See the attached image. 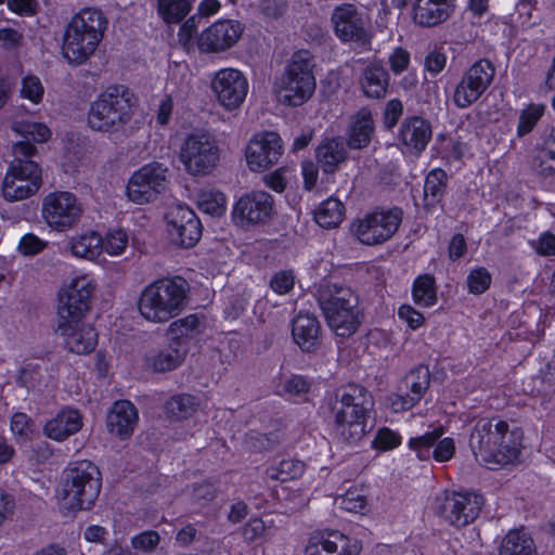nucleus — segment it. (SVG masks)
<instances>
[{
    "mask_svg": "<svg viewBox=\"0 0 555 555\" xmlns=\"http://www.w3.org/2000/svg\"><path fill=\"white\" fill-rule=\"evenodd\" d=\"M413 299L416 305L431 307L437 301L435 279L429 274L418 276L413 284Z\"/></svg>",
    "mask_w": 555,
    "mask_h": 555,
    "instance_id": "nucleus-43",
    "label": "nucleus"
},
{
    "mask_svg": "<svg viewBox=\"0 0 555 555\" xmlns=\"http://www.w3.org/2000/svg\"><path fill=\"white\" fill-rule=\"evenodd\" d=\"M360 85L366 96L380 99L387 93L389 75L383 65L372 63L363 69Z\"/></svg>",
    "mask_w": 555,
    "mask_h": 555,
    "instance_id": "nucleus-32",
    "label": "nucleus"
},
{
    "mask_svg": "<svg viewBox=\"0 0 555 555\" xmlns=\"http://www.w3.org/2000/svg\"><path fill=\"white\" fill-rule=\"evenodd\" d=\"M500 555H538V551L527 532L512 530L502 540Z\"/></svg>",
    "mask_w": 555,
    "mask_h": 555,
    "instance_id": "nucleus-37",
    "label": "nucleus"
},
{
    "mask_svg": "<svg viewBox=\"0 0 555 555\" xmlns=\"http://www.w3.org/2000/svg\"><path fill=\"white\" fill-rule=\"evenodd\" d=\"M11 128L24 139L22 142H28L29 144H31L30 141L37 143L46 142L51 134L44 124L28 120H14Z\"/></svg>",
    "mask_w": 555,
    "mask_h": 555,
    "instance_id": "nucleus-42",
    "label": "nucleus"
},
{
    "mask_svg": "<svg viewBox=\"0 0 555 555\" xmlns=\"http://www.w3.org/2000/svg\"><path fill=\"white\" fill-rule=\"evenodd\" d=\"M545 111L543 104H529L519 114V120L517 126V137L522 138L530 133L538 121L541 119Z\"/></svg>",
    "mask_w": 555,
    "mask_h": 555,
    "instance_id": "nucleus-44",
    "label": "nucleus"
},
{
    "mask_svg": "<svg viewBox=\"0 0 555 555\" xmlns=\"http://www.w3.org/2000/svg\"><path fill=\"white\" fill-rule=\"evenodd\" d=\"M391 72L399 75L408 69L410 64V53L403 48H396L388 57Z\"/></svg>",
    "mask_w": 555,
    "mask_h": 555,
    "instance_id": "nucleus-60",
    "label": "nucleus"
},
{
    "mask_svg": "<svg viewBox=\"0 0 555 555\" xmlns=\"http://www.w3.org/2000/svg\"><path fill=\"white\" fill-rule=\"evenodd\" d=\"M69 244L74 256L88 260H94L103 251V238L94 231L73 236Z\"/></svg>",
    "mask_w": 555,
    "mask_h": 555,
    "instance_id": "nucleus-36",
    "label": "nucleus"
},
{
    "mask_svg": "<svg viewBox=\"0 0 555 555\" xmlns=\"http://www.w3.org/2000/svg\"><path fill=\"white\" fill-rule=\"evenodd\" d=\"M201 331V318L196 314H189L171 322L166 334L172 344L188 347V341L196 337Z\"/></svg>",
    "mask_w": 555,
    "mask_h": 555,
    "instance_id": "nucleus-35",
    "label": "nucleus"
},
{
    "mask_svg": "<svg viewBox=\"0 0 555 555\" xmlns=\"http://www.w3.org/2000/svg\"><path fill=\"white\" fill-rule=\"evenodd\" d=\"M313 56L308 50L295 52L276 83L279 101L288 106L306 103L314 93Z\"/></svg>",
    "mask_w": 555,
    "mask_h": 555,
    "instance_id": "nucleus-9",
    "label": "nucleus"
},
{
    "mask_svg": "<svg viewBox=\"0 0 555 555\" xmlns=\"http://www.w3.org/2000/svg\"><path fill=\"white\" fill-rule=\"evenodd\" d=\"M179 159L190 175L206 176L217 167L220 149L209 133L194 132L182 142Z\"/></svg>",
    "mask_w": 555,
    "mask_h": 555,
    "instance_id": "nucleus-10",
    "label": "nucleus"
},
{
    "mask_svg": "<svg viewBox=\"0 0 555 555\" xmlns=\"http://www.w3.org/2000/svg\"><path fill=\"white\" fill-rule=\"evenodd\" d=\"M331 22L335 35L343 42H354L359 46L370 43L371 36L367 30V21L352 3H341L334 8Z\"/></svg>",
    "mask_w": 555,
    "mask_h": 555,
    "instance_id": "nucleus-18",
    "label": "nucleus"
},
{
    "mask_svg": "<svg viewBox=\"0 0 555 555\" xmlns=\"http://www.w3.org/2000/svg\"><path fill=\"white\" fill-rule=\"evenodd\" d=\"M294 341L305 352H313L321 345V324L314 314L299 312L292 322Z\"/></svg>",
    "mask_w": 555,
    "mask_h": 555,
    "instance_id": "nucleus-27",
    "label": "nucleus"
},
{
    "mask_svg": "<svg viewBox=\"0 0 555 555\" xmlns=\"http://www.w3.org/2000/svg\"><path fill=\"white\" fill-rule=\"evenodd\" d=\"M14 159L2 181V195L8 202H18L35 195L42 185V170L30 159L37 153L34 144L16 142L12 146Z\"/></svg>",
    "mask_w": 555,
    "mask_h": 555,
    "instance_id": "nucleus-7",
    "label": "nucleus"
},
{
    "mask_svg": "<svg viewBox=\"0 0 555 555\" xmlns=\"http://www.w3.org/2000/svg\"><path fill=\"white\" fill-rule=\"evenodd\" d=\"M189 289V283L180 276L159 279L142 291L139 312L149 322L166 323L185 309Z\"/></svg>",
    "mask_w": 555,
    "mask_h": 555,
    "instance_id": "nucleus-5",
    "label": "nucleus"
},
{
    "mask_svg": "<svg viewBox=\"0 0 555 555\" xmlns=\"http://www.w3.org/2000/svg\"><path fill=\"white\" fill-rule=\"evenodd\" d=\"M160 542V537L158 532L154 530H147L134 535L131 539V546L135 551L151 553Z\"/></svg>",
    "mask_w": 555,
    "mask_h": 555,
    "instance_id": "nucleus-53",
    "label": "nucleus"
},
{
    "mask_svg": "<svg viewBox=\"0 0 555 555\" xmlns=\"http://www.w3.org/2000/svg\"><path fill=\"white\" fill-rule=\"evenodd\" d=\"M304 473V463L296 460H283L278 466H272L266 470L271 479L285 482L299 477Z\"/></svg>",
    "mask_w": 555,
    "mask_h": 555,
    "instance_id": "nucleus-45",
    "label": "nucleus"
},
{
    "mask_svg": "<svg viewBox=\"0 0 555 555\" xmlns=\"http://www.w3.org/2000/svg\"><path fill=\"white\" fill-rule=\"evenodd\" d=\"M211 90L221 106L228 111H233L245 101L248 82L240 70L223 68L215 74L211 80Z\"/></svg>",
    "mask_w": 555,
    "mask_h": 555,
    "instance_id": "nucleus-20",
    "label": "nucleus"
},
{
    "mask_svg": "<svg viewBox=\"0 0 555 555\" xmlns=\"http://www.w3.org/2000/svg\"><path fill=\"white\" fill-rule=\"evenodd\" d=\"M198 408L199 400L188 393L172 396L166 403L167 414L177 420L191 417Z\"/></svg>",
    "mask_w": 555,
    "mask_h": 555,
    "instance_id": "nucleus-41",
    "label": "nucleus"
},
{
    "mask_svg": "<svg viewBox=\"0 0 555 555\" xmlns=\"http://www.w3.org/2000/svg\"><path fill=\"white\" fill-rule=\"evenodd\" d=\"M495 76L494 65L486 59L474 63L461 77L453 92V103L467 108L476 103L491 86Z\"/></svg>",
    "mask_w": 555,
    "mask_h": 555,
    "instance_id": "nucleus-13",
    "label": "nucleus"
},
{
    "mask_svg": "<svg viewBox=\"0 0 555 555\" xmlns=\"http://www.w3.org/2000/svg\"><path fill=\"white\" fill-rule=\"evenodd\" d=\"M338 437L356 444L371 430L367 420L374 406L373 396L366 388L349 384L338 388L328 399Z\"/></svg>",
    "mask_w": 555,
    "mask_h": 555,
    "instance_id": "nucleus-2",
    "label": "nucleus"
},
{
    "mask_svg": "<svg viewBox=\"0 0 555 555\" xmlns=\"http://www.w3.org/2000/svg\"><path fill=\"white\" fill-rule=\"evenodd\" d=\"M483 498L474 492H444L437 511L443 519L456 528L472 524L480 514Z\"/></svg>",
    "mask_w": 555,
    "mask_h": 555,
    "instance_id": "nucleus-15",
    "label": "nucleus"
},
{
    "mask_svg": "<svg viewBox=\"0 0 555 555\" xmlns=\"http://www.w3.org/2000/svg\"><path fill=\"white\" fill-rule=\"evenodd\" d=\"M360 546L338 531L313 534L306 546V555H358Z\"/></svg>",
    "mask_w": 555,
    "mask_h": 555,
    "instance_id": "nucleus-23",
    "label": "nucleus"
},
{
    "mask_svg": "<svg viewBox=\"0 0 555 555\" xmlns=\"http://www.w3.org/2000/svg\"><path fill=\"white\" fill-rule=\"evenodd\" d=\"M431 138V124L421 116L406 117L400 125L398 139L411 154L420 155Z\"/></svg>",
    "mask_w": 555,
    "mask_h": 555,
    "instance_id": "nucleus-25",
    "label": "nucleus"
},
{
    "mask_svg": "<svg viewBox=\"0 0 555 555\" xmlns=\"http://www.w3.org/2000/svg\"><path fill=\"white\" fill-rule=\"evenodd\" d=\"M139 414L135 406L128 400L114 403L107 414L106 426L112 435L120 439L129 438L137 426Z\"/></svg>",
    "mask_w": 555,
    "mask_h": 555,
    "instance_id": "nucleus-28",
    "label": "nucleus"
},
{
    "mask_svg": "<svg viewBox=\"0 0 555 555\" xmlns=\"http://www.w3.org/2000/svg\"><path fill=\"white\" fill-rule=\"evenodd\" d=\"M43 93V86L37 76L29 75L22 79L20 94L23 99L38 104L42 100Z\"/></svg>",
    "mask_w": 555,
    "mask_h": 555,
    "instance_id": "nucleus-50",
    "label": "nucleus"
},
{
    "mask_svg": "<svg viewBox=\"0 0 555 555\" xmlns=\"http://www.w3.org/2000/svg\"><path fill=\"white\" fill-rule=\"evenodd\" d=\"M101 491V473L90 461L70 463L63 473L59 499L68 511L89 509Z\"/></svg>",
    "mask_w": 555,
    "mask_h": 555,
    "instance_id": "nucleus-8",
    "label": "nucleus"
},
{
    "mask_svg": "<svg viewBox=\"0 0 555 555\" xmlns=\"http://www.w3.org/2000/svg\"><path fill=\"white\" fill-rule=\"evenodd\" d=\"M447 54L440 48H435L425 57V69L431 75H437L443 70L447 64Z\"/></svg>",
    "mask_w": 555,
    "mask_h": 555,
    "instance_id": "nucleus-55",
    "label": "nucleus"
},
{
    "mask_svg": "<svg viewBox=\"0 0 555 555\" xmlns=\"http://www.w3.org/2000/svg\"><path fill=\"white\" fill-rule=\"evenodd\" d=\"M56 332L64 338L66 348L77 354H87L94 350L98 333L82 321H59Z\"/></svg>",
    "mask_w": 555,
    "mask_h": 555,
    "instance_id": "nucleus-24",
    "label": "nucleus"
},
{
    "mask_svg": "<svg viewBox=\"0 0 555 555\" xmlns=\"http://www.w3.org/2000/svg\"><path fill=\"white\" fill-rule=\"evenodd\" d=\"M225 196L220 192H206L199 196L198 207L211 216H220L225 209Z\"/></svg>",
    "mask_w": 555,
    "mask_h": 555,
    "instance_id": "nucleus-46",
    "label": "nucleus"
},
{
    "mask_svg": "<svg viewBox=\"0 0 555 555\" xmlns=\"http://www.w3.org/2000/svg\"><path fill=\"white\" fill-rule=\"evenodd\" d=\"M275 214V202L266 191H250L242 195L232 211L233 220L241 227L263 225Z\"/></svg>",
    "mask_w": 555,
    "mask_h": 555,
    "instance_id": "nucleus-16",
    "label": "nucleus"
},
{
    "mask_svg": "<svg viewBox=\"0 0 555 555\" xmlns=\"http://www.w3.org/2000/svg\"><path fill=\"white\" fill-rule=\"evenodd\" d=\"M315 298L328 327L336 336L349 338L363 321L359 297L348 286L324 282L317 289Z\"/></svg>",
    "mask_w": 555,
    "mask_h": 555,
    "instance_id": "nucleus-3",
    "label": "nucleus"
},
{
    "mask_svg": "<svg viewBox=\"0 0 555 555\" xmlns=\"http://www.w3.org/2000/svg\"><path fill=\"white\" fill-rule=\"evenodd\" d=\"M374 443L378 449L389 450L400 444V436L388 428H382L378 430Z\"/></svg>",
    "mask_w": 555,
    "mask_h": 555,
    "instance_id": "nucleus-63",
    "label": "nucleus"
},
{
    "mask_svg": "<svg viewBox=\"0 0 555 555\" xmlns=\"http://www.w3.org/2000/svg\"><path fill=\"white\" fill-rule=\"evenodd\" d=\"M401 220L400 209L372 211L356 219L351 223L350 230L360 243L373 246L390 240L397 232Z\"/></svg>",
    "mask_w": 555,
    "mask_h": 555,
    "instance_id": "nucleus-11",
    "label": "nucleus"
},
{
    "mask_svg": "<svg viewBox=\"0 0 555 555\" xmlns=\"http://www.w3.org/2000/svg\"><path fill=\"white\" fill-rule=\"evenodd\" d=\"M345 207L337 198H328L320 204L314 212V220L322 228L337 227L344 219Z\"/></svg>",
    "mask_w": 555,
    "mask_h": 555,
    "instance_id": "nucleus-39",
    "label": "nucleus"
},
{
    "mask_svg": "<svg viewBox=\"0 0 555 555\" xmlns=\"http://www.w3.org/2000/svg\"><path fill=\"white\" fill-rule=\"evenodd\" d=\"M244 29V25L238 21H217L199 35L198 48L207 53L223 52L232 48L240 40Z\"/></svg>",
    "mask_w": 555,
    "mask_h": 555,
    "instance_id": "nucleus-22",
    "label": "nucleus"
},
{
    "mask_svg": "<svg viewBox=\"0 0 555 555\" xmlns=\"http://www.w3.org/2000/svg\"><path fill=\"white\" fill-rule=\"evenodd\" d=\"M11 430L22 440H27L33 433V424L30 417L25 413H15L11 420Z\"/></svg>",
    "mask_w": 555,
    "mask_h": 555,
    "instance_id": "nucleus-54",
    "label": "nucleus"
},
{
    "mask_svg": "<svg viewBox=\"0 0 555 555\" xmlns=\"http://www.w3.org/2000/svg\"><path fill=\"white\" fill-rule=\"evenodd\" d=\"M188 353L186 346L170 344L147 358V365L156 373H166L176 370L184 361Z\"/></svg>",
    "mask_w": 555,
    "mask_h": 555,
    "instance_id": "nucleus-33",
    "label": "nucleus"
},
{
    "mask_svg": "<svg viewBox=\"0 0 555 555\" xmlns=\"http://www.w3.org/2000/svg\"><path fill=\"white\" fill-rule=\"evenodd\" d=\"M135 99L125 86L107 87L90 105L88 124L91 129L117 133L131 121Z\"/></svg>",
    "mask_w": 555,
    "mask_h": 555,
    "instance_id": "nucleus-6",
    "label": "nucleus"
},
{
    "mask_svg": "<svg viewBox=\"0 0 555 555\" xmlns=\"http://www.w3.org/2000/svg\"><path fill=\"white\" fill-rule=\"evenodd\" d=\"M94 284L86 276H77L65 283L59 292V321H82L90 309Z\"/></svg>",
    "mask_w": 555,
    "mask_h": 555,
    "instance_id": "nucleus-14",
    "label": "nucleus"
},
{
    "mask_svg": "<svg viewBox=\"0 0 555 555\" xmlns=\"http://www.w3.org/2000/svg\"><path fill=\"white\" fill-rule=\"evenodd\" d=\"M241 531L244 541L247 543H253L264 534L266 525L260 518H251L242 527Z\"/></svg>",
    "mask_w": 555,
    "mask_h": 555,
    "instance_id": "nucleus-59",
    "label": "nucleus"
},
{
    "mask_svg": "<svg viewBox=\"0 0 555 555\" xmlns=\"http://www.w3.org/2000/svg\"><path fill=\"white\" fill-rule=\"evenodd\" d=\"M47 246V242L40 240L33 233L25 234L18 244V250L25 256H35L42 251Z\"/></svg>",
    "mask_w": 555,
    "mask_h": 555,
    "instance_id": "nucleus-56",
    "label": "nucleus"
},
{
    "mask_svg": "<svg viewBox=\"0 0 555 555\" xmlns=\"http://www.w3.org/2000/svg\"><path fill=\"white\" fill-rule=\"evenodd\" d=\"M193 0H158L157 13L167 24L180 23L191 11Z\"/></svg>",
    "mask_w": 555,
    "mask_h": 555,
    "instance_id": "nucleus-40",
    "label": "nucleus"
},
{
    "mask_svg": "<svg viewBox=\"0 0 555 555\" xmlns=\"http://www.w3.org/2000/svg\"><path fill=\"white\" fill-rule=\"evenodd\" d=\"M533 166L544 177L555 172V147L552 146L551 142H546V146L537 153Z\"/></svg>",
    "mask_w": 555,
    "mask_h": 555,
    "instance_id": "nucleus-47",
    "label": "nucleus"
},
{
    "mask_svg": "<svg viewBox=\"0 0 555 555\" xmlns=\"http://www.w3.org/2000/svg\"><path fill=\"white\" fill-rule=\"evenodd\" d=\"M491 284V275L486 268L474 269L467 276V287L472 294L485 293Z\"/></svg>",
    "mask_w": 555,
    "mask_h": 555,
    "instance_id": "nucleus-52",
    "label": "nucleus"
},
{
    "mask_svg": "<svg viewBox=\"0 0 555 555\" xmlns=\"http://www.w3.org/2000/svg\"><path fill=\"white\" fill-rule=\"evenodd\" d=\"M294 283L295 278L291 271H280L272 276L270 286L276 294L284 295L294 287Z\"/></svg>",
    "mask_w": 555,
    "mask_h": 555,
    "instance_id": "nucleus-57",
    "label": "nucleus"
},
{
    "mask_svg": "<svg viewBox=\"0 0 555 555\" xmlns=\"http://www.w3.org/2000/svg\"><path fill=\"white\" fill-rule=\"evenodd\" d=\"M282 154L281 137L273 131L256 133L248 142L245 151L247 165L253 171L269 169L279 162Z\"/></svg>",
    "mask_w": 555,
    "mask_h": 555,
    "instance_id": "nucleus-21",
    "label": "nucleus"
},
{
    "mask_svg": "<svg viewBox=\"0 0 555 555\" xmlns=\"http://www.w3.org/2000/svg\"><path fill=\"white\" fill-rule=\"evenodd\" d=\"M346 158V144L340 138L327 139L317 150L318 165L327 173L334 172Z\"/></svg>",
    "mask_w": 555,
    "mask_h": 555,
    "instance_id": "nucleus-34",
    "label": "nucleus"
},
{
    "mask_svg": "<svg viewBox=\"0 0 555 555\" xmlns=\"http://www.w3.org/2000/svg\"><path fill=\"white\" fill-rule=\"evenodd\" d=\"M171 242L183 248L196 245L202 236V223L195 212L186 206L177 205L166 215Z\"/></svg>",
    "mask_w": 555,
    "mask_h": 555,
    "instance_id": "nucleus-19",
    "label": "nucleus"
},
{
    "mask_svg": "<svg viewBox=\"0 0 555 555\" xmlns=\"http://www.w3.org/2000/svg\"><path fill=\"white\" fill-rule=\"evenodd\" d=\"M104 13L94 8L78 11L65 27L62 53L68 63L80 65L96 50L107 29Z\"/></svg>",
    "mask_w": 555,
    "mask_h": 555,
    "instance_id": "nucleus-4",
    "label": "nucleus"
},
{
    "mask_svg": "<svg viewBox=\"0 0 555 555\" xmlns=\"http://www.w3.org/2000/svg\"><path fill=\"white\" fill-rule=\"evenodd\" d=\"M168 169L159 163L143 166L130 178L127 194L133 203L145 204L152 202L168 186Z\"/></svg>",
    "mask_w": 555,
    "mask_h": 555,
    "instance_id": "nucleus-17",
    "label": "nucleus"
},
{
    "mask_svg": "<svg viewBox=\"0 0 555 555\" xmlns=\"http://www.w3.org/2000/svg\"><path fill=\"white\" fill-rule=\"evenodd\" d=\"M310 390V384L300 375H293L283 384V392L289 396H301Z\"/></svg>",
    "mask_w": 555,
    "mask_h": 555,
    "instance_id": "nucleus-61",
    "label": "nucleus"
},
{
    "mask_svg": "<svg viewBox=\"0 0 555 555\" xmlns=\"http://www.w3.org/2000/svg\"><path fill=\"white\" fill-rule=\"evenodd\" d=\"M522 431L511 428L500 417L478 420L469 436V448L476 460L489 469H496L519 461L522 450Z\"/></svg>",
    "mask_w": 555,
    "mask_h": 555,
    "instance_id": "nucleus-1",
    "label": "nucleus"
},
{
    "mask_svg": "<svg viewBox=\"0 0 555 555\" xmlns=\"http://www.w3.org/2000/svg\"><path fill=\"white\" fill-rule=\"evenodd\" d=\"M403 113V105L400 100H390L385 108L384 122L388 129H391L399 120Z\"/></svg>",
    "mask_w": 555,
    "mask_h": 555,
    "instance_id": "nucleus-64",
    "label": "nucleus"
},
{
    "mask_svg": "<svg viewBox=\"0 0 555 555\" xmlns=\"http://www.w3.org/2000/svg\"><path fill=\"white\" fill-rule=\"evenodd\" d=\"M374 134V122L369 108L362 107L351 119L348 128L347 144L350 149L366 147Z\"/></svg>",
    "mask_w": 555,
    "mask_h": 555,
    "instance_id": "nucleus-31",
    "label": "nucleus"
},
{
    "mask_svg": "<svg viewBox=\"0 0 555 555\" xmlns=\"http://www.w3.org/2000/svg\"><path fill=\"white\" fill-rule=\"evenodd\" d=\"M83 208L75 194L66 191H55L44 196L42 202V218L54 231L65 232L80 221Z\"/></svg>",
    "mask_w": 555,
    "mask_h": 555,
    "instance_id": "nucleus-12",
    "label": "nucleus"
},
{
    "mask_svg": "<svg viewBox=\"0 0 555 555\" xmlns=\"http://www.w3.org/2000/svg\"><path fill=\"white\" fill-rule=\"evenodd\" d=\"M448 175L440 168L433 169L424 183V206L427 210L436 207L444 195Z\"/></svg>",
    "mask_w": 555,
    "mask_h": 555,
    "instance_id": "nucleus-38",
    "label": "nucleus"
},
{
    "mask_svg": "<svg viewBox=\"0 0 555 555\" xmlns=\"http://www.w3.org/2000/svg\"><path fill=\"white\" fill-rule=\"evenodd\" d=\"M398 315L412 330L418 328L425 321L424 315L409 305L401 306Z\"/></svg>",
    "mask_w": 555,
    "mask_h": 555,
    "instance_id": "nucleus-62",
    "label": "nucleus"
},
{
    "mask_svg": "<svg viewBox=\"0 0 555 555\" xmlns=\"http://www.w3.org/2000/svg\"><path fill=\"white\" fill-rule=\"evenodd\" d=\"M341 508L351 513L362 512L367 503L366 495L361 489H349L338 499Z\"/></svg>",
    "mask_w": 555,
    "mask_h": 555,
    "instance_id": "nucleus-49",
    "label": "nucleus"
},
{
    "mask_svg": "<svg viewBox=\"0 0 555 555\" xmlns=\"http://www.w3.org/2000/svg\"><path fill=\"white\" fill-rule=\"evenodd\" d=\"M452 11V0H416L413 7V21L422 27H435L444 23Z\"/></svg>",
    "mask_w": 555,
    "mask_h": 555,
    "instance_id": "nucleus-29",
    "label": "nucleus"
},
{
    "mask_svg": "<svg viewBox=\"0 0 555 555\" xmlns=\"http://www.w3.org/2000/svg\"><path fill=\"white\" fill-rule=\"evenodd\" d=\"M41 373L38 365L27 364L22 367L17 383L28 389H34L39 386L41 382Z\"/></svg>",
    "mask_w": 555,
    "mask_h": 555,
    "instance_id": "nucleus-58",
    "label": "nucleus"
},
{
    "mask_svg": "<svg viewBox=\"0 0 555 555\" xmlns=\"http://www.w3.org/2000/svg\"><path fill=\"white\" fill-rule=\"evenodd\" d=\"M128 245V234L122 230L111 231L103 238V250L111 256L120 255Z\"/></svg>",
    "mask_w": 555,
    "mask_h": 555,
    "instance_id": "nucleus-51",
    "label": "nucleus"
},
{
    "mask_svg": "<svg viewBox=\"0 0 555 555\" xmlns=\"http://www.w3.org/2000/svg\"><path fill=\"white\" fill-rule=\"evenodd\" d=\"M442 435L441 429H435L431 433L416 438H412L409 442L411 449L416 451L420 460H427L430 456V448L435 444L438 438Z\"/></svg>",
    "mask_w": 555,
    "mask_h": 555,
    "instance_id": "nucleus-48",
    "label": "nucleus"
},
{
    "mask_svg": "<svg viewBox=\"0 0 555 555\" xmlns=\"http://www.w3.org/2000/svg\"><path fill=\"white\" fill-rule=\"evenodd\" d=\"M81 426L82 418L77 410L63 409L46 423L43 434L55 441H64L78 433Z\"/></svg>",
    "mask_w": 555,
    "mask_h": 555,
    "instance_id": "nucleus-30",
    "label": "nucleus"
},
{
    "mask_svg": "<svg viewBox=\"0 0 555 555\" xmlns=\"http://www.w3.org/2000/svg\"><path fill=\"white\" fill-rule=\"evenodd\" d=\"M404 383L410 392L405 396H396L391 402L395 412L408 411L423 398L430 384L429 369L425 365L413 369L405 376Z\"/></svg>",
    "mask_w": 555,
    "mask_h": 555,
    "instance_id": "nucleus-26",
    "label": "nucleus"
}]
</instances>
